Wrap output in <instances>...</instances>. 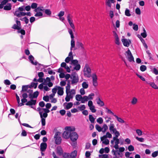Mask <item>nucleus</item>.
I'll return each mask as SVG.
<instances>
[{"label":"nucleus","mask_w":158,"mask_h":158,"mask_svg":"<svg viewBox=\"0 0 158 158\" xmlns=\"http://www.w3.org/2000/svg\"><path fill=\"white\" fill-rule=\"evenodd\" d=\"M70 82L68 81L65 87L66 95L65 100L67 102L69 101L70 99L73 98L76 94L75 90L73 89L70 90Z\"/></svg>","instance_id":"1"},{"label":"nucleus","mask_w":158,"mask_h":158,"mask_svg":"<svg viewBox=\"0 0 158 158\" xmlns=\"http://www.w3.org/2000/svg\"><path fill=\"white\" fill-rule=\"evenodd\" d=\"M37 82L42 83L38 86V88L42 89L43 88V85H48V87H50L53 86V83L51 82L50 78L47 77L45 79L43 77L39 78L37 80Z\"/></svg>","instance_id":"2"},{"label":"nucleus","mask_w":158,"mask_h":158,"mask_svg":"<svg viewBox=\"0 0 158 158\" xmlns=\"http://www.w3.org/2000/svg\"><path fill=\"white\" fill-rule=\"evenodd\" d=\"M65 131L63 133V138L65 139H68L70 137L71 132L75 131V128L74 127H66L65 128Z\"/></svg>","instance_id":"3"},{"label":"nucleus","mask_w":158,"mask_h":158,"mask_svg":"<svg viewBox=\"0 0 158 158\" xmlns=\"http://www.w3.org/2000/svg\"><path fill=\"white\" fill-rule=\"evenodd\" d=\"M83 72L84 75L85 77L89 78L91 76V70L89 65L87 63H86L84 66Z\"/></svg>","instance_id":"4"},{"label":"nucleus","mask_w":158,"mask_h":158,"mask_svg":"<svg viewBox=\"0 0 158 158\" xmlns=\"http://www.w3.org/2000/svg\"><path fill=\"white\" fill-rule=\"evenodd\" d=\"M68 31L70 35V37L71 39V41L70 50H72L73 48H74V50H76L77 49V48H75V43L74 39V37L73 35V31L71 29L69 28L68 29Z\"/></svg>","instance_id":"5"},{"label":"nucleus","mask_w":158,"mask_h":158,"mask_svg":"<svg viewBox=\"0 0 158 158\" xmlns=\"http://www.w3.org/2000/svg\"><path fill=\"white\" fill-rule=\"evenodd\" d=\"M72 65L74 66V67L72 68V66H71L70 67L71 68V70L72 71L74 70H76L77 71L79 70L81 68V65L78 63V61L77 60H73L71 61L70 63Z\"/></svg>","instance_id":"6"},{"label":"nucleus","mask_w":158,"mask_h":158,"mask_svg":"<svg viewBox=\"0 0 158 158\" xmlns=\"http://www.w3.org/2000/svg\"><path fill=\"white\" fill-rule=\"evenodd\" d=\"M72 85L76 84L79 81V78L77 74L75 73L72 74L70 77Z\"/></svg>","instance_id":"7"},{"label":"nucleus","mask_w":158,"mask_h":158,"mask_svg":"<svg viewBox=\"0 0 158 158\" xmlns=\"http://www.w3.org/2000/svg\"><path fill=\"white\" fill-rule=\"evenodd\" d=\"M114 127L115 126L114 124L110 123V124L109 127L110 132L112 133H114L115 135H120L119 132L114 128Z\"/></svg>","instance_id":"8"},{"label":"nucleus","mask_w":158,"mask_h":158,"mask_svg":"<svg viewBox=\"0 0 158 158\" xmlns=\"http://www.w3.org/2000/svg\"><path fill=\"white\" fill-rule=\"evenodd\" d=\"M61 133L59 132H56L54 135V138L55 139V143L59 144L61 143V139L60 137Z\"/></svg>","instance_id":"9"},{"label":"nucleus","mask_w":158,"mask_h":158,"mask_svg":"<svg viewBox=\"0 0 158 158\" xmlns=\"http://www.w3.org/2000/svg\"><path fill=\"white\" fill-rule=\"evenodd\" d=\"M125 55L126 57L130 62H134V57L129 49H128L126 52Z\"/></svg>","instance_id":"10"},{"label":"nucleus","mask_w":158,"mask_h":158,"mask_svg":"<svg viewBox=\"0 0 158 158\" xmlns=\"http://www.w3.org/2000/svg\"><path fill=\"white\" fill-rule=\"evenodd\" d=\"M78 135L77 133L73 131L71 132V135H70V138L71 141L73 142L75 141L78 139Z\"/></svg>","instance_id":"11"},{"label":"nucleus","mask_w":158,"mask_h":158,"mask_svg":"<svg viewBox=\"0 0 158 158\" xmlns=\"http://www.w3.org/2000/svg\"><path fill=\"white\" fill-rule=\"evenodd\" d=\"M88 105L90 110L92 113H95L96 111V110L95 109V106L93 105L92 101L89 100L88 101Z\"/></svg>","instance_id":"12"},{"label":"nucleus","mask_w":158,"mask_h":158,"mask_svg":"<svg viewBox=\"0 0 158 158\" xmlns=\"http://www.w3.org/2000/svg\"><path fill=\"white\" fill-rule=\"evenodd\" d=\"M16 24H14L13 26L12 27V28L13 29H17L18 30H19L20 29H21V23L20 21H18L17 20V19L16 20Z\"/></svg>","instance_id":"13"},{"label":"nucleus","mask_w":158,"mask_h":158,"mask_svg":"<svg viewBox=\"0 0 158 158\" xmlns=\"http://www.w3.org/2000/svg\"><path fill=\"white\" fill-rule=\"evenodd\" d=\"M122 41L123 45L126 47H128L130 45V44L131 42V40L129 39L123 38L122 39Z\"/></svg>","instance_id":"14"},{"label":"nucleus","mask_w":158,"mask_h":158,"mask_svg":"<svg viewBox=\"0 0 158 158\" xmlns=\"http://www.w3.org/2000/svg\"><path fill=\"white\" fill-rule=\"evenodd\" d=\"M92 77L93 79V85L95 87H96L98 85V83L97 81V76L95 74H93L92 75Z\"/></svg>","instance_id":"15"},{"label":"nucleus","mask_w":158,"mask_h":158,"mask_svg":"<svg viewBox=\"0 0 158 158\" xmlns=\"http://www.w3.org/2000/svg\"><path fill=\"white\" fill-rule=\"evenodd\" d=\"M69 53V56L66 57L65 59V61L67 63H68L70 61L72 60L73 59V53L72 50Z\"/></svg>","instance_id":"16"},{"label":"nucleus","mask_w":158,"mask_h":158,"mask_svg":"<svg viewBox=\"0 0 158 158\" xmlns=\"http://www.w3.org/2000/svg\"><path fill=\"white\" fill-rule=\"evenodd\" d=\"M119 135H116L114 137L113 139L111 141V143L113 144L114 142L115 144H118L119 143V140L118 138Z\"/></svg>","instance_id":"17"},{"label":"nucleus","mask_w":158,"mask_h":158,"mask_svg":"<svg viewBox=\"0 0 158 158\" xmlns=\"http://www.w3.org/2000/svg\"><path fill=\"white\" fill-rule=\"evenodd\" d=\"M113 33L115 38V43L117 45H119L120 44V42L119 41L118 37L115 31H113Z\"/></svg>","instance_id":"18"},{"label":"nucleus","mask_w":158,"mask_h":158,"mask_svg":"<svg viewBox=\"0 0 158 158\" xmlns=\"http://www.w3.org/2000/svg\"><path fill=\"white\" fill-rule=\"evenodd\" d=\"M14 15L18 17H20L22 16H24L26 15V13L23 12H20L18 10H17L15 11Z\"/></svg>","instance_id":"19"},{"label":"nucleus","mask_w":158,"mask_h":158,"mask_svg":"<svg viewBox=\"0 0 158 158\" xmlns=\"http://www.w3.org/2000/svg\"><path fill=\"white\" fill-rule=\"evenodd\" d=\"M61 67L64 68L66 69L67 72L70 73L71 71L70 69L68 66L66 65V64L65 62H62L61 64Z\"/></svg>","instance_id":"20"},{"label":"nucleus","mask_w":158,"mask_h":158,"mask_svg":"<svg viewBox=\"0 0 158 158\" xmlns=\"http://www.w3.org/2000/svg\"><path fill=\"white\" fill-rule=\"evenodd\" d=\"M76 45L78 48L84 50H85L84 44L81 42L77 41L76 43Z\"/></svg>","instance_id":"21"},{"label":"nucleus","mask_w":158,"mask_h":158,"mask_svg":"<svg viewBox=\"0 0 158 158\" xmlns=\"http://www.w3.org/2000/svg\"><path fill=\"white\" fill-rule=\"evenodd\" d=\"M39 94V92L38 91L35 92L32 94H30L29 95V97L30 98H37Z\"/></svg>","instance_id":"22"},{"label":"nucleus","mask_w":158,"mask_h":158,"mask_svg":"<svg viewBox=\"0 0 158 158\" xmlns=\"http://www.w3.org/2000/svg\"><path fill=\"white\" fill-rule=\"evenodd\" d=\"M146 83L147 84H149L151 86L152 88H153L154 89H158V87L154 82H149L146 81Z\"/></svg>","instance_id":"23"},{"label":"nucleus","mask_w":158,"mask_h":158,"mask_svg":"<svg viewBox=\"0 0 158 158\" xmlns=\"http://www.w3.org/2000/svg\"><path fill=\"white\" fill-rule=\"evenodd\" d=\"M47 147V143H42L40 144V150L42 152L44 151Z\"/></svg>","instance_id":"24"},{"label":"nucleus","mask_w":158,"mask_h":158,"mask_svg":"<svg viewBox=\"0 0 158 158\" xmlns=\"http://www.w3.org/2000/svg\"><path fill=\"white\" fill-rule=\"evenodd\" d=\"M101 140L103 143L106 145L108 144L109 143V141L106 138H104L103 136L101 137Z\"/></svg>","instance_id":"25"},{"label":"nucleus","mask_w":158,"mask_h":158,"mask_svg":"<svg viewBox=\"0 0 158 158\" xmlns=\"http://www.w3.org/2000/svg\"><path fill=\"white\" fill-rule=\"evenodd\" d=\"M57 94L60 96L64 94V88L60 86H58Z\"/></svg>","instance_id":"26"},{"label":"nucleus","mask_w":158,"mask_h":158,"mask_svg":"<svg viewBox=\"0 0 158 158\" xmlns=\"http://www.w3.org/2000/svg\"><path fill=\"white\" fill-rule=\"evenodd\" d=\"M56 152L59 156H61L63 154V151L61 147L58 146L56 148Z\"/></svg>","instance_id":"27"},{"label":"nucleus","mask_w":158,"mask_h":158,"mask_svg":"<svg viewBox=\"0 0 158 158\" xmlns=\"http://www.w3.org/2000/svg\"><path fill=\"white\" fill-rule=\"evenodd\" d=\"M36 102V100H33L31 99L30 101L27 102L26 105L27 106H31L32 105H35Z\"/></svg>","instance_id":"28"},{"label":"nucleus","mask_w":158,"mask_h":158,"mask_svg":"<svg viewBox=\"0 0 158 158\" xmlns=\"http://www.w3.org/2000/svg\"><path fill=\"white\" fill-rule=\"evenodd\" d=\"M97 104L101 106H103L104 105V102L101 101L99 98H98L96 99Z\"/></svg>","instance_id":"29"},{"label":"nucleus","mask_w":158,"mask_h":158,"mask_svg":"<svg viewBox=\"0 0 158 158\" xmlns=\"http://www.w3.org/2000/svg\"><path fill=\"white\" fill-rule=\"evenodd\" d=\"M77 151L76 150H74L69 154L70 158H75L77 156Z\"/></svg>","instance_id":"30"},{"label":"nucleus","mask_w":158,"mask_h":158,"mask_svg":"<svg viewBox=\"0 0 158 158\" xmlns=\"http://www.w3.org/2000/svg\"><path fill=\"white\" fill-rule=\"evenodd\" d=\"M114 0H106V5L109 7H111V3H114Z\"/></svg>","instance_id":"31"},{"label":"nucleus","mask_w":158,"mask_h":158,"mask_svg":"<svg viewBox=\"0 0 158 158\" xmlns=\"http://www.w3.org/2000/svg\"><path fill=\"white\" fill-rule=\"evenodd\" d=\"M11 5L10 3H8L4 7V9L5 10H9L11 9Z\"/></svg>","instance_id":"32"},{"label":"nucleus","mask_w":158,"mask_h":158,"mask_svg":"<svg viewBox=\"0 0 158 158\" xmlns=\"http://www.w3.org/2000/svg\"><path fill=\"white\" fill-rule=\"evenodd\" d=\"M82 86L83 88L87 89L89 87V84L88 82L84 81L82 84Z\"/></svg>","instance_id":"33"},{"label":"nucleus","mask_w":158,"mask_h":158,"mask_svg":"<svg viewBox=\"0 0 158 158\" xmlns=\"http://www.w3.org/2000/svg\"><path fill=\"white\" fill-rule=\"evenodd\" d=\"M114 116L116 118L117 120L120 123H125V121L120 117H119L116 115H114Z\"/></svg>","instance_id":"34"},{"label":"nucleus","mask_w":158,"mask_h":158,"mask_svg":"<svg viewBox=\"0 0 158 158\" xmlns=\"http://www.w3.org/2000/svg\"><path fill=\"white\" fill-rule=\"evenodd\" d=\"M29 59L30 60L31 63L35 65H36L37 64V62H35V63L34 62L33 60L34 59V58L33 57V56L32 55H30L29 57Z\"/></svg>","instance_id":"35"},{"label":"nucleus","mask_w":158,"mask_h":158,"mask_svg":"<svg viewBox=\"0 0 158 158\" xmlns=\"http://www.w3.org/2000/svg\"><path fill=\"white\" fill-rule=\"evenodd\" d=\"M88 100V97L86 96H84L83 97H82L81 103H84L85 102L87 101Z\"/></svg>","instance_id":"36"},{"label":"nucleus","mask_w":158,"mask_h":158,"mask_svg":"<svg viewBox=\"0 0 158 158\" xmlns=\"http://www.w3.org/2000/svg\"><path fill=\"white\" fill-rule=\"evenodd\" d=\"M44 9L43 6H39L34 10L35 12H37L38 11H44Z\"/></svg>","instance_id":"37"},{"label":"nucleus","mask_w":158,"mask_h":158,"mask_svg":"<svg viewBox=\"0 0 158 158\" xmlns=\"http://www.w3.org/2000/svg\"><path fill=\"white\" fill-rule=\"evenodd\" d=\"M40 117L41 118H46L48 116V114L46 113H41V112L40 113Z\"/></svg>","instance_id":"38"},{"label":"nucleus","mask_w":158,"mask_h":158,"mask_svg":"<svg viewBox=\"0 0 158 158\" xmlns=\"http://www.w3.org/2000/svg\"><path fill=\"white\" fill-rule=\"evenodd\" d=\"M73 106V104L72 102H70L67 103L66 107L65 108L66 110H68L71 108Z\"/></svg>","instance_id":"39"},{"label":"nucleus","mask_w":158,"mask_h":158,"mask_svg":"<svg viewBox=\"0 0 158 158\" xmlns=\"http://www.w3.org/2000/svg\"><path fill=\"white\" fill-rule=\"evenodd\" d=\"M89 119L91 123H94L95 118H94L92 115H89Z\"/></svg>","instance_id":"40"},{"label":"nucleus","mask_w":158,"mask_h":158,"mask_svg":"<svg viewBox=\"0 0 158 158\" xmlns=\"http://www.w3.org/2000/svg\"><path fill=\"white\" fill-rule=\"evenodd\" d=\"M102 132L103 133H105L108 129V127L106 124H104L103 125V127H102Z\"/></svg>","instance_id":"41"},{"label":"nucleus","mask_w":158,"mask_h":158,"mask_svg":"<svg viewBox=\"0 0 158 158\" xmlns=\"http://www.w3.org/2000/svg\"><path fill=\"white\" fill-rule=\"evenodd\" d=\"M82 96L80 94H77L75 96V98L77 101H81L82 100Z\"/></svg>","instance_id":"42"},{"label":"nucleus","mask_w":158,"mask_h":158,"mask_svg":"<svg viewBox=\"0 0 158 158\" xmlns=\"http://www.w3.org/2000/svg\"><path fill=\"white\" fill-rule=\"evenodd\" d=\"M143 32L141 34V35L143 38H145L147 36V32L144 28H143Z\"/></svg>","instance_id":"43"},{"label":"nucleus","mask_w":158,"mask_h":158,"mask_svg":"<svg viewBox=\"0 0 158 158\" xmlns=\"http://www.w3.org/2000/svg\"><path fill=\"white\" fill-rule=\"evenodd\" d=\"M125 14L126 16L128 17L131 16V15L130 10L127 8H126L125 10Z\"/></svg>","instance_id":"44"},{"label":"nucleus","mask_w":158,"mask_h":158,"mask_svg":"<svg viewBox=\"0 0 158 158\" xmlns=\"http://www.w3.org/2000/svg\"><path fill=\"white\" fill-rule=\"evenodd\" d=\"M27 100L26 98H23L21 99L22 103H19L18 105V106H23L24 104L23 103L27 102Z\"/></svg>","instance_id":"45"},{"label":"nucleus","mask_w":158,"mask_h":158,"mask_svg":"<svg viewBox=\"0 0 158 158\" xmlns=\"http://www.w3.org/2000/svg\"><path fill=\"white\" fill-rule=\"evenodd\" d=\"M103 137L105 138H111L112 137V135L109 132H106V134L105 135H104L103 136Z\"/></svg>","instance_id":"46"},{"label":"nucleus","mask_w":158,"mask_h":158,"mask_svg":"<svg viewBox=\"0 0 158 158\" xmlns=\"http://www.w3.org/2000/svg\"><path fill=\"white\" fill-rule=\"evenodd\" d=\"M137 98L135 97H133L131 101V103L132 105H135L137 103Z\"/></svg>","instance_id":"47"},{"label":"nucleus","mask_w":158,"mask_h":158,"mask_svg":"<svg viewBox=\"0 0 158 158\" xmlns=\"http://www.w3.org/2000/svg\"><path fill=\"white\" fill-rule=\"evenodd\" d=\"M36 13L35 15V17H40L42 16L43 14L42 12L38 11L37 12H35Z\"/></svg>","instance_id":"48"},{"label":"nucleus","mask_w":158,"mask_h":158,"mask_svg":"<svg viewBox=\"0 0 158 158\" xmlns=\"http://www.w3.org/2000/svg\"><path fill=\"white\" fill-rule=\"evenodd\" d=\"M98 156L100 158H109L108 155L106 154L99 155Z\"/></svg>","instance_id":"49"},{"label":"nucleus","mask_w":158,"mask_h":158,"mask_svg":"<svg viewBox=\"0 0 158 158\" xmlns=\"http://www.w3.org/2000/svg\"><path fill=\"white\" fill-rule=\"evenodd\" d=\"M78 108L80 110L82 111L84 110L85 109V106L84 105H82L80 106H79L78 107Z\"/></svg>","instance_id":"50"},{"label":"nucleus","mask_w":158,"mask_h":158,"mask_svg":"<svg viewBox=\"0 0 158 158\" xmlns=\"http://www.w3.org/2000/svg\"><path fill=\"white\" fill-rule=\"evenodd\" d=\"M67 18L69 23L72 22H73V20L72 19V17H71V15L70 14H69L68 15Z\"/></svg>","instance_id":"51"},{"label":"nucleus","mask_w":158,"mask_h":158,"mask_svg":"<svg viewBox=\"0 0 158 158\" xmlns=\"http://www.w3.org/2000/svg\"><path fill=\"white\" fill-rule=\"evenodd\" d=\"M95 128L96 130L99 132L102 131V127L99 125L97 124L95 125Z\"/></svg>","instance_id":"52"},{"label":"nucleus","mask_w":158,"mask_h":158,"mask_svg":"<svg viewBox=\"0 0 158 158\" xmlns=\"http://www.w3.org/2000/svg\"><path fill=\"white\" fill-rule=\"evenodd\" d=\"M44 12L46 15H50L52 14V12L49 9L44 10Z\"/></svg>","instance_id":"53"},{"label":"nucleus","mask_w":158,"mask_h":158,"mask_svg":"<svg viewBox=\"0 0 158 158\" xmlns=\"http://www.w3.org/2000/svg\"><path fill=\"white\" fill-rule=\"evenodd\" d=\"M158 156V151H156L153 152L152 154V156L153 157L155 158Z\"/></svg>","instance_id":"54"},{"label":"nucleus","mask_w":158,"mask_h":158,"mask_svg":"<svg viewBox=\"0 0 158 158\" xmlns=\"http://www.w3.org/2000/svg\"><path fill=\"white\" fill-rule=\"evenodd\" d=\"M136 132L137 135L139 136H141L142 135V132L140 129H138L136 130Z\"/></svg>","instance_id":"55"},{"label":"nucleus","mask_w":158,"mask_h":158,"mask_svg":"<svg viewBox=\"0 0 158 158\" xmlns=\"http://www.w3.org/2000/svg\"><path fill=\"white\" fill-rule=\"evenodd\" d=\"M37 6V4L36 3H32L31 6V7L32 9H36Z\"/></svg>","instance_id":"56"},{"label":"nucleus","mask_w":158,"mask_h":158,"mask_svg":"<svg viewBox=\"0 0 158 158\" xmlns=\"http://www.w3.org/2000/svg\"><path fill=\"white\" fill-rule=\"evenodd\" d=\"M135 139L141 142H143L144 141V139L143 138H139L138 137H136Z\"/></svg>","instance_id":"57"},{"label":"nucleus","mask_w":158,"mask_h":158,"mask_svg":"<svg viewBox=\"0 0 158 158\" xmlns=\"http://www.w3.org/2000/svg\"><path fill=\"white\" fill-rule=\"evenodd\" d=\"M140 69L141 71L143 72L146 69L147 67L146 66L142 65L140 66Z\"/></svg>","instance_id":"58"},{"label":"nucleus","mask_w":158,"mask_h":158,"mask_svg":"<svg viewBox=\"0 0 158 158\" xmlns=\"http://www.w3.org/2000/svg\"><path fill=\"white\" fill-rule=\"evenodd\" d=\"M97 122L101 124L103 123V120L102 118L101 117H99L97 119Z\"/></svg>","instance_id":"59"},{"label":"nucleus","mask_w":158,"mask_h":158,"mask_svg":"<svg viewBox=\"0 0 158 158\" xmlns=\"http://www.w3.org/2000/svg\"><path fill=\"white\" fill-rule=\"evenodd\" d=\"M128 150L130 152L133 151L134 150V147L132 145H130L128 147Z\"/></svg>","instance_id":"60"},{"label":"nucleus","mask_w":158,"mask_h":158,"mask_svg":"<svg viewBox=\"0 0 158 158\" xmlns=\"http://www.w3.org/2000/svg\"><path fill=\"white\" fill-rule=\"evenodd\" d=\"M63 154V157L64 158H70L69 153H65Z\"/></svg>","instance_id":"61"},{"label":"nucleus","mask_w":158,"mask_h":158,"mask_svg":"<svg viewBox=\"0 0 158 158\" xmlns=\"http://www.w3.org/2000/svg\"><path fill=\"white\" fill-rule=\"evenodd\" d=\"M41 122L42 125L43 126H44L45 125V118H41Z\"/></svg>","instance_id":"62"},{"label":"nucleus","mask_w":158,"mask_h":158,"mask_svg":"<svg viewBox=\"0 0 158 158\" xmlns=\"http://www.w3.org/2000/svg\"><path fill=\"white\" fill-rule=\"evenodd\" d=\"M58 86H56L55 88L52 89V92L53 93V94H55L56 93L57 90L58 89Z\"/></svg>","instance_id":"63"},{"label":"nucleus","mask_w":158,"mask_h":158,"mask_svg":"<svg viewBox=\"0 0 158 158\" xmlns=\"http://www.w3.org/2000/svg\"><path fill=\"white\" fill-rule=\"evenodd\" d=\"M84 88H82L80 90V93L81 95H83L85 94V91Z\"/></svg>","instance_id":"64"}]
</instances>
